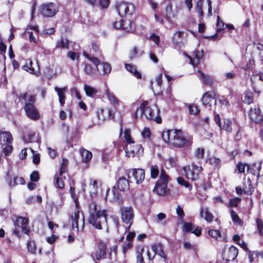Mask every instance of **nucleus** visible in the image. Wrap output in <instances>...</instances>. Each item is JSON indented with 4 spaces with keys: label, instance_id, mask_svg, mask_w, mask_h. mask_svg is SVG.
<instances>
[{
    "label": "nucleus",
    "instance_id": "1",
    "mask_svg": "<svg viewBox=\"0 0 263 263\" xmlns=\"http://www.w3.org/2000/svg\"><path fill=\"white\" fill-rule=\"evenodd\" d=\"M164 141L174 147L191 149L193 143L192 136L178 129H167L162 134Z\"/></svg>",
    "mask_w": 263,
    "mask_h": 263
},
{
    "label": "nucleus",
    "instance_id": "2",
    "mask_svg": "<svg viewBox=\"0 0 263 263\" xmlns=\"http://www.w3.org/2000/svg\"><path fill=\"white\" fill-rule=\"evenodd\" d=\"M88 214V223L96 230H102V225L107 222V211L100 209L96 202L92 201L89 204Z\"/></svg>",
    "mask_w": 263,
    "mask_h": 263
},
{
    "label": "nucleus",
    "instance_id": "3",
    "mask_svg": "<svg viewBox=\"0 0 263 263\" xmlns=\"http://www.w3.org/2000/svg\"><path fill=\"white\" fill-rule=\"evenodd\" d=\"M144 117L148 120H153L157 123H161L162 119L159 116V110L157 108L153 109L148 106V101H143L134 113V118L138 120Z\"/></svg>",
    "mask_w": 263,
    "mask_h": 263
},
{
    "label": "nucleus",
    "instance_id": "4",
    "mask_svg": "<svg viewBox=\"0 0 263 263\" xmlns=\"http://www.w3.org/2000/svg\"><path fill=\"white\" fill-rule=\"evenodd\" d=\"M27 97L28 93L25 92L21 93L19 96L18 99L20 101H25L24 109L27 117L33 121L38 120L41 118V115L39 110L34 105L36 102V96L35 95H29L28 99H27Z\"/></svg>",
    "mask_w": 263,
    "mask_h": 263
},
{
    "label": "nucleus",
    "instance_id": "5",
    "mask_svg": "<svg viewBox=\"0 0 263 263\" xmlns=\"http://www.w3.org/2000/svg\"><path fill=\"white\" fill-rule=\"evenodd\" d=\"M169 176L166 174L164 170H161L160 177L156 182L153 189V192L160 196H165L168 194L170 190L167 188Z\"/></svg>",
    "mask_w": 263,
    "mask_h": 263
},
{
    "label": "nucleus",
    "instance_id": "6",
    "mask_svg": "<svg viewBox=\"0 0 263 263\" xmlns=\"http://www.w3.org/2000/svg\"><path fill=\"white\" fill-rule=\"evenodd\" d=\"M83 55L86 59L93 64L101 75H107L110 72L111 67L109 63L101 62L98 58L96 56H90L85 51L83 52Z\"/></svg>",
    "mask_w": 263,
    "mask_h": 263
},
{
    "label": "nucleus",
    "instance_id": "7",
    "mask_svg": "<svg viewBox=\"0 0 263 263\" xmlns=\"http://www.w3.org/2000/svg\"><path fill=\"white\" fill-rule=\"evenodd\" d=\"M13 224L15 227V229L12 231V234L15 236L20 239L21 235L19 230L17 228L21 227L22 232L27 235H30V230L28 228L29 224V219L28 218L22 216H17L13 221Z\"/></svg>",
    "mask_w": 263,
    "mask_h": 263
},
{
    "label": "nucleus",
    "instance_id": "8",
    "mask_svg": "<svg viewBox=\"0 0 263 263\" xmlns=\"http://www.w3.org/2000/svg\"><path fill=\"white\" fill-rule=\"evenodd\" d=\"M107 244L105 241L99 239L96 243L94 251L91 254V257L95 263L99 262L106 258Z\"/></svg>",
    "mask_w": 263,
    "mask_h": 263
},
{
    "label": "nucleus",
    "instance_id": "9",
    "mask_svg": "<svg viewBox=\"0 0 263 263\" xmlns=\"http://www.w3.org/2000/svg\"><path fill=\"white\" fill-rule=\"evenodd\" d=\"M184 175L188 179L195 181L199 179L203 168L201 166H198L194 163H192L190 166H184L183 168Z\"/></svg>",
    "mask_w": 263,
    "mask_h": 263
},
{
    "label": "nucleus",
    "instance_id": "10",
    "mask_svg": "<svg viewBox=\"0 0 263 263\" xmlns=\"http://www.w3.org/2000/svg\"><path fill=\"white\" fill-rule=\"evenodd\" d=\"M115 6L119 15L122 17L132 16L136 11L135 5L131 3L121 2L117 3Z\"/></svg>",
    "mask_w": 263,
    "mask_h": 263
},
{
    "label": "nucleus",
    "instance_id": "11",
    "mask_svg": "<svg viewBox=\"0 0 263 263\" xmlns=\"http://www.w3.org/2000/svg\"><path fill=\"white\" fill-rule=\"evenodd\" d=\"M58 11V6L52 2L42 4L40 7V13L44 17H53L56 15Z\"/></svg>",
    "mask_w": 263,
    "mask_h": 263
},
{
    "label": "nucleus",
    "instance_id": "12",
    "mask_svg": "<svg viewBox=\"0 0 263 263\" xmlns=\"http://www.w3.org/2000/svg\"><path fill=\"white\" fill-rule=\"evenodd\" d=\"M125 174L129 179L134 178L137 184L141 183L145 178V171L142 168H130L125 171Z\"/></svg>",
    "mask_w": 263,
    "mask_h": 263
},
{
    "label": "nucleus",
    "instance_id": "13",
    "mask_svg": "<svg viewBox=\"0 0 263 263\" xmlns=\"http://www.w3.org/2000/svg\"><path fill=\"white\" fill-rule=\"evenodd\" d=\"M251 120L256 124H261L263 121V115L258 106L251 108L248 112Z\"/></svg>",
    "mask_w": 263,
    "mask_h": 263
},
{
    "label": "nucleus",
    "instance_id": "14",
    "mask_svg": "<svg viewBox=\"0 0 263 263\" xmlns=\"http://www.w3.org/2000/svg\"><path fill=\"white\" fill-rule=\"evenodd\" d=\"M120 212L121 219L124 223L133 222L134 214L133 209L132 207H121Z\"/></svg>",
    "mask_w": 263,
    "mask_h": 263
},
{
    "label": "nucleus",
    "instance_id": "15",
    "mask_svg": "<svg viewBox=\"0 0 263 263\" xmlns=\"http://www.w3.org/2000/svg\"><path fill=\"white\" fill-rule=\"evenodd\" d=\"M203 1L204 0H198L196 5L197 11L199 13V20L200 22L202 21L204 16V12L203 11ZM206 1L208 5V15L211 16L212 11V2L211 0H206Z\"/></svg>",
    "mask_w": 263,
    "mask_h": 263
},
{
    "label": "nucleus",
    "instance_id": "16",
    "mask_svg": "<svg viewBox=\"0 0 263 263\" xmlns=\"http://www.w3.org/2000/svg\"><path fill=\"white\" fill-rule=\"evenodd\" d=\"M183 230L185 233H191L199 237L201 235V228L196 226L191 222H184Z\"/></svg>",
    "mask_w": 263,
    "mask_h": 263
},
{
    "label": "nucleus",
    "instance_id": "17",
    "mask_svg": "<svg viewBox=\"0 0 263 263\" xmlns=\"http://www.w3.org/2000/svg\"><path fill=\"white\" fill-rule=\"evenodd\" d=\"M238 249L234 246H231L229 248L222 252V256L223 260L229 261L235 259L238 255Z\"/></svg>",
    "mask_w": 263,
    "mask_h": 263
},
{
    "label": "nucleus",
    "instance_id": "18",
    "mask_svg": "<svg viewBox=\"0 0 263 263\" xmlns=\"http://www.w3.org/2000/svg\"><path fill=\"white\" fill-rule=\"evenodd\" d=\"M124 149L128 157H134L135 155H138L140 149H143V148L141 144H136L134 142V144L125 145Z\"/></svg>",
    "mask_w": 263,
    "mask_h": 263
},
{
    "label": "nucleus",
    "instance_id": "19",
    "mask_svg": "<svg viewBox=\"0 0 263 263\" xmlns=\"http://www.w3.org/2000/svg\"><path fill=\"white\" fill-rule=\"evenodd\" d=\"M216 96L217 94L214 90L205 92L201 99L202 104L204 106H211L212 100L214 99L216 101Z\"/></svg>",
    "mask_w": 263,
    "mask_h": 263
},
{
    "label": "nucleus",
    "instance_id": "20",
    "mask_svg": "<svg viewBox=\"0 0 263 263\" xmlns=\"http://www.w3.org/2000/svg\"><path fill=\"white\" fill-rule=\"evenodd\" d=\"M151 248L155 254L158 255L163 259L164 263H167V257L164 251V247L162 244L161 243H155L152 245Z\"/></svg>",
    "mask_w": 263,
    "mask_h": 263
},
{
    "label": "nucleus",
    "instance_id": "21",
    "mask_svg": "<svg viewBox=\"0 0 263 263\" xmlns=\"http://www.w3.org/2000/svg\"><path fill=\"white\" fill-rule=\"evenodd\" d=\"M122 30L127 33H134L136 31V24L133 20L125 19L123 20Z\"/></svg>",
    "mask_w": 263,
    "mask_h": 263
},
{
    "label": "nucleus",
    "instance_id": "22",
    "mask_svg": "<svg viewBox=\"0 0 263 263\" xmlns=\"http://www.w3.org/2000/svg\"><path fill=\"white\" fill-rule=\"evenodd\" d=\"M89 52V53H87L90 56L96 55V57H99V58H103V53L100 48V45L96 42H91Z\"/></svg>",
    "mask_w": 263,
    "mask_h": 263
},
{
    "label": "nucleus",
    "instance_id": "23",
    "mask_svg": "<svg viewBox=\"0 0 263 263\" xmlns=\"http://www.w3.org/2000/svg\"><path fill=\"white\" fill-rule=\"evenodd\" d=\"M194 58H193L190 55H187V58L190 59L191 63L194 66H197L200 63L201 59L203 57V51L195 50L193 52Z\"/></svg>",
    "mask_w": 263,
    "mask_h": 263
},
{
    "label": "nucleus",
    "instance_id": "24",
    "mask_svg": "<svg viewBox=\"0 0 263 263\" xmlns=\"http://www.w3.org/2000/svg\"><path fill=\"white\" fill-rule=\"evenodd\" d=\"M129 182L132 180L128 178L126 179L124 177H121L117 181L118 189L121 191H127L129 189Z\"/></svg>",
    "mask_w": 263,
    "mask_h": 263
},
{
    "label": "nucleus",
    "instance_id": "25",
    "mask_svg": "<svg viewBox=\"0 0 263 263\" xmlns=\"http://www.w3.org/2000/svg\"><path fill=\"white\" fill-rule=\"evenodd\" d=\"M199 215L201 218H203L209 223L212 222L214 219L213 214L209 211L208 208H201Z\"/></svg>",
    "mask_w": 263,
    "mask_h": 263
},
{
    "label": "nucleus",
    "instance_id": "26",
    "mask_svg": "<svg viewBox=\"0 0 263 263\" xmlns=\"http://www.w3.org/2000/svg\"><path fill=\"white\" fill-rule=\"evenodd\" d=\"M54 90L58 93L59 102L61 106H64L66 100V96L65 93L68 90L67 87H64L63 88L55 87Z\"/></svg>",
    "mask_w": 263,
    "mask_h": 263
},
{
    "label": "nucleus",
    "instance_id": "27",
    "mask_svg": "<svg viewBox=\"0 0 263 263\" xmlns=\"http://www.w3.org/2000/svg\"><path fill=\"white\" fill-rule=\"evenodd\" d=\"M125 68L138 79H142L141 73L137 69V67L133 64L125 63Z\"/></svg>",
    "mask_w": 263,
    "mask_h": 263
},
{
    "label": "nucleus",
    "instance_id": "28",
    "mask_svg": "<svg viewBox=\"0 0 263 263\" xmlns=\"http://www.w3.org/2000/svg\"><path fill=\"white\" fill-rule=\"evenodd\" d=\"M198 72L200 74V80L204 84L210 86H212L213 85V81L210 76L205 74L200 70H198Z\"/></svg>",
    "mask_w": 263,
    "mask_h": 263
},
{
    "label": "nucleus",
    "instance_id": "29",
    "mask_svg": "<svg viewBox=\"0 0 263 263\" xmlns=\"http://www.w3.org/2000/svg\"><path fill=\"white\" fill-rule=\"evenodd\" d=\"M136 250V263H145L143 256L144 248L142 246H137Z\"/></svg>",
    "mask_w": 263,
    "mask_h": 263
},
{
    "label": "nucleus",
    "instance_id": "30",
    "mask_svg": "<svg viewBox=\"0 0 263 263\" xmlns=\"http://www.w3.org/2000/svg\"><path fill=\"white\" fill-rule=\"evenodd\" d=\"M80 154L82 158V161L85 163L89 162L92 157L91 152L84 148L80 149Z\"/></svg>",
    "mask_w": 263,
    "mask_h": 263
},
{
    "label": "nucleus",
    "instance_id": "31",
    "mask_svg": "<svg viewBox=\"0 0 263 263\" xmlns=\"http://www.w3.org/2000/svg\"><path fill=\"white\" fill-rule=\"evenodd\" d=\"M57 49L69 48V41L66 38L61 37L57 41L55 45Z\"/></svg>",
    "mask_w": 263,
    "mask_h": 263
},
{
    "label": "nucleus",
    "instance_id": "32",
    "mask_svg": "<svg viewBox=\"0 0 263 263\" xmlns=\"http://www.w3.org/2000/svg\"><path fill=\"white\" fill-rule=\"evenodd\" d=\"M32 62L30 59L26 61L25 64L22 66V68L31 74H35V71L32 66Z\"/></svg>",
    "mask_w": 263,
    "mask_h": 263
},
{
    "label": "nucleus",
    "instance_id": "33",
    "mask_svg": "<svg viewBox=\"0 0 263 263\" xmlns=\"http://www.w3.org/2000/svg\"><path fill=\"white\" fill-rule=\"evenodd\" d=\"M69 164L68 160L65 158H63L62 160V162L60 165V168L59 170V175L62 176L63 174L67 173L68 171V165Z\"/></svg>",
    "mask_w": 263,
    "mask_h": 263
},
{
    "label": "nucleus",
    "instance_id": "34",
    "mask_svg": "<svg viewBox=\"0 0 263 263\" xmlns=\"http://www.w3.org/2000/svg\"><path fill=\"white\" fill-rule=\"evenodd\" d=\"M172 16H174L173 13V6L171 3H169L165 8L164 17L168 22H171Z\"/></svg>",
    "mask_w": 263,
    "mask_h": 263
},
{
    "label": "nucleus",
    "instance_id": "35",
    "mask_svg": "<svg viewBox=\"0 0 263 263\" xmlns=\"http://www.w3.org/2000/svg\"><path fill=\"white\" fill-rule=\"evenodd\" d=\"M232 122L230 119H224L223 120V125L221 129L228 132L231 133L232 132Z\"/></svg>",
    "mask_w": 263,
    "mask_h": 263
},
{
    "label": "nucleus",
    "instance_id": "36",
    "mask_svg": "<svg viewBox=\"0 0 263 263\" xmlns=\"http://www.w3.org/2000/svg\"><path fill=\"white\" fill-rule=\"evenodd\" d=\"M143 53V51L138 49L136 47H134L130 51L129 58L133 60L140 57Z\"/></svg>",
    "mask_w": 263,
    "mask_h": 263
},
{
    "label": "nucleus",
    "instance_id": "37",
    "mask_svg": "<svg viewBox=\"0 0 263 263\" xmlns=\"http://www.w3.org/2000/svg\"><path fill=\"white\" fill-rule=\"evenodd\" d=\"M130 128H126L124 132V137L127 145L134 144V141L130 135Z\"/></svg>",
    "mask_w": 263,
    "mask_h": 263
},
{
    "label": "nucleus",
    "instance_id": "38",
    "mask_svg": "<svg viewBox=\"0 0 263 263\" xmlns=\"http://www.w3.org/2000/svg\"><path fill=\"white\" fill-rule=\"evenodd\" d=\"M247 182L248 186L247 187L246 185L243 186V187H245V194L251 196L253 194L254 191V188L253 187L252 181L250 178H247Z\"/></svg>",
    "mask_w": 263,
    "mask_h": 263
},
{
    "label": "nucleus",
    "instance_id": "39",
    "mask_svg": "<svg viewBox=\"0 0 263 263\" xmlns=\"http://www.w3.org/2000/svg\"><path fill=\"white\" fill-rule=\"evenodd\" d=\"M9 185L11 186H15L17 184H24L25 183V179L22 177H14L12 180L10 181Z\"/></svg>",
    "mask_w": 263,
    "mask_h": 263
},
{
    "label": "nucleus",
    "instance_id": "40",
    "mask_svg": "<svg viewBox=\"0 0 263 263\" xmlns=\"http://www.w3.org/2000/svg\"><path fill=\"white\" fill-rule=\"evenodd\" d=\"M80 218L79 211L77 210L74 213L73 215H72L71 218L72 219V226L73 228H76L77 231H79V228L78 226V220Z\"/></svg>",
    "mask_w": 263,
    "mask_h": 263
},
{
    "label": "nucleus",
    "instance_id": "41",
    "mask_svg": "<svg viewBox=\"0 0 263 263\" xmlns=\"http://www.w3.org/2000/svg\"><path fill=\"white\" fill-rule=\"evenodd\" d=\"M84 89L86 95L88 97H93L97 93V90L87 84L84 85Z\"/></svg>",
    "mask_w": 263,
    "mask_h": 263
},
{
    "label": "nucleus",
    "instance_id": "42",
    "mask_svg": "<svg viewBox=\"0 0 263 263\" xmlns=\"http://www.w3.org/2000/svg\"><path fill=\"white\" fill-rule=\"evenodd\" d=\"M253 101V93L251 91H246L244 94L243 102L247 104H251Z\"/></svg>",
    "mask_w": 263,
    "mask_h": 263
},
{
    "label": "nucleus",
    "instance_id": "43",
    "mask_svg": "<svg viewBox=\"0 0 263 263\" xmlns=\"http://www.w3.org/2000/svg\"><path fill=\"white\" fill-rule=\"evenodd\" d=\"M206 162L214 167H218L221 163V160L216 157L212 156L207 158Z\"/></svg>",
    "mask_w": 263,
    "mask_h": 263
},
{
    "label": "nucleus",
    "instance_id": "44",
    "mask_svg": "<svg viewBox=\"0 0 263 263\" xmlns=\"http://www.w3.org/2000/svg\"><path fill=\"white\" fill-rule=\"evenodd\" d=\"M230 215L234 223L241 226L243 224L242 220L233 209L230 211Z\"/></svg>",
    "mask_w": 263,
    "mask_h": 263
},
{
    "label": "nucleus",
    "instance_id": "45",
    "mask_svg": "<svg viewBox=\"0 0 263 263\" xmlns=\"http://www.w3.org/2000/svg\"><path fill=\"white\" fill-rule=\"evenodd\" d=\"M27 248L29 252L35 254L36 251V246L34 240H29L27 243Z\"/></svg>",
    "mask_w": 263,
    "mask_h": 263
},
{
    "label": "nucleus",
    "instance_id": "46",
    "mask_svg": "<svg viewBox=\"0 0 263 263\" xmlns=\"http://www.w3.org/2000/svg\"><path fill=\"white\" fill-rule=\"evenodd\" d=\"M62 176H60L59 174L57 176H54V179L55 180V185L59 189H63L65 187V183L62 178Z\"/></svg>",
    "mask_w": 263,
    "mask_h": 263
},
{
    "label": "nucleus",
    "instance_id": "47",
    "mask_svg": "<svg viewBox=\"0 0 263 263\" xmlns=\"http://www.w3.org/2000/svg\"><path fill=\"white\" fill-rule=\"evenodd\" d=\"M105 94L110 102L112 103L117 105L119 103L118 99L115 96V95L111 93L109 89H106L105 91Z\"/></svg>",
    "mask_w": 263,
    "mask_h": 263
},
{
    "label": "nucleus",
    "instance_id": "48",
    "mask_svg": "<svg viewBox=\"0 0 263 263\" xmlns=\"http://www.w3.org/2000/svg\"><path fill=\"white\" fill-rule=\"evenodd\" d=\"M177 181L180 185L185 186L186 188H187L190 191L192 190L193 187L192 185L190 184L189 182L185 181L183 177H178L177 179Z\"/></svg>",
    "mask_w": 263,
    "mask_h": 263
},
{
    "label": "nucleus",
    "instance_id": "49",
    "mask_svg": "<svg viewBox=\"0 0 263 263\" xmlns=\"http://www.w3.org/2000/svg\"><path fill=\"white\" fill-rule=\"evenodd\" d=\"M183 248L187 250H193L195 254H197V247L196 245H192L188 241H184L183 243Z\"/></svg>",
    "mask_w": 263,
    "mask_h": 263
},
{
    "label": "nucleus",
    "instance_id": "50",
    "mask_svg": "<svg viewBox=\"0 0 263 263\" xmlns=\"http://www.w3.org/2000/svg\"><path fill=\"white\" fill-rule=\"evenodd\" d=\"M208 233L211 237L217 239L218 238L221 236V232L218 230L209 229L208 231Z\"/></svg>",
    "mask_w": 263,
    "mask_h": 263
},
{
    "label": "nucleus",
    "instance_id": "51",
    "mask_svg": "<svg viewBox=\"0 0 263 263\" xmlns=\"http://www.w3.org/2000/svg\"><path fill=\"white\" fill-rule=\"evenodd\" d=\"M141 135L144 139H147L148 141H151L152 133L149 128L145 127L142 132Z\"/></svg>",
    "mask_w": 263,
    "mask_h": 263
},
{
    "label": "nucleus",
    "instance_id": "52",
    "mask_svg": "<svg viewBox=\"0 0 263 263\" xmlns=\"http://www.w3.org/2000/svg\"><path fill=\"white\" fill-rule=\"evenodd\" d=\"M256 223L257 230L259 235L261 237H263V222L262 220L259 218H256Z\"/></svg>",
    "mask_w": 263,
    "mask_h": 263
},
{
    "label": "nucleus",
    "instance_id": "53",
    "mask_svg": "<svg viewBox=\"0 0 263 263\" xmlns=\"http://www.w3.org/2000/svg\"><path fill=\"white\" fill-rule=\"evenodd\" d=\"M189 112L190 114L197 115L200 112V109L198 106L195 104H190L188 105Z\"/></svg>",
    "mask_w": 263,
    "mask_h": 263
},
{
    "label": "nucleus",
    "instance_id": "54",
    "mask_svg": "<svg viewBox=\"0 0 263 263\" xmlns=\"http://www.w3.org/2000/svg\"><path fill=\"white\" fill-rule=\"evenodd\" d=\"M0 134L3 135V138L7 143H11L13 140V137L11 134L9 132H0Z\"/></svg>",
    "mask_w": 263,
    "mask_h": 263
},
{
    "label": "nucleus",
    "instance_id": "55",
    "mask_svg": "<svg viewBox=\"0 0 263 263\" xmlns=\"http://www.w3.org/2000/svg\"><path fill=\"white\" fill-rule=\"evenodd\" d=\"M241 199L240 197H234V198L230 199L228 204L229 207L238 206L239 203L241 201Z\"/></svg>",
    "mask_w": 263,
    "mask_h": 263
},
{
    "label": "nucleus",
    "instance_id": "56",
    "mask_svg": "<svg viewBox=\"0 0 263 263\" xmlns=\"http://www.w3.org/2000/svg\"><path fill=\"white\" fill-rule=\"evenodd\" d=\"M159 170L157 165H152L151 167V177L153 179L156 178L159 174Z\"/></svg>",
    "mask_w": 263,
    "mask_h": 263
},
{
    "label": "nucleus",
    "instance_id": "57",
    "mask_svg": "<svg viewBox=\"0 0 263 263\" xmlns=\"http://www.w3.org/2000/svg\"><path fill=\"white\" fill-rule=\"evenodd\" d=\"M260 166H256L255 165H253L252 167H249V169H248V170H249L250 172L254 176H256L257 177H259L260 175Z\"/></svg>",
    "mask_w": 263,
    "mask_h": 263
},
{
    "label": "nucleus",
    "instance_id": "58",
    "mask_svg": "<svg viewBox=\"0 0 263 263\" xmlns=\"http://www.w3.org/2000/svg\"><path fill=\"white\" fill-rule=\"evenodd\" d=\"M195 157L198 159H203L204 156V149L203 148H197L194 153Z\"/></svg>",
    "mask_w": 263,
    "mask_h": 263
},
{
    "label": "nucleus",
    "instance_id": "59",
    "mask_svg": "<svg viewBox=\"0 0 263 263\" xmlns=\"http://www.w3.org/2000/svg\"><path fill=\"white\" fill-rule=\"evenodd\" d=\"M218 100L221 105L225 106H228L230 105L229 102L227 98L224 96H220L217 94L216 100Z\"/></svg>",
    "mask_w": 263,
    "mask_h": 263
},
{
    "label": "nucleus",
    "instance_id": "60",
    "mask_svg": "<svg viewBox=\"0 0 263 263\" xmlns=\"http://www.w3.org/2000/svg\"><path fill=\"white\" fill-rule=\"evenodd\" d=\"M84 71L87 75H92L94 73V69L90 64H85L84 67Z\"/></svg>",
    "mask_w": 263,
    "mask_h": 263
},
{
    "label": "nucleus",
    "instance_id": "61",
    "mask_svg": "<svg viewBox=\"0 0 263 263\" xmlns=\"http://www.w3.org/2000/svg\"><path fill=\"white\" fill-rule=\"evenodd\" d=\"M216 25L218 28L217 30V32H219L221 31H222L224 30L225 24H224V22L221 20L220 16L218 15L217 17Z\"/></svg>",
    "mask_w": 263,
    "mask_h": 263
},
{
    "label": "nucleus",
    "instance_id": "62",
    "mask_svg": "<svg viewBox=\"0 0 263 263\" xmlns=\"http://www.w3.org/2000/svg\"><path fill=\"white\" fill-rule=\"evenodd\" d=\"M248 166V170L249 169L250 165L248 164L242 163V162H238L236 165V168L238 172L240 174L245 173L246 166Z\"/></svg>",
    "mask_w": 263,
    "mask_h": 263
},
{
    "label": "nucleus",
    "instance_id": "63",
    "mask_svg": "<svg viewBox=\"0 0 263 263\" xmlns=\"http://www.w3.org/2000/svg\"><path fill=\"white\" fill-rule=\"evenodd\" d=\"M118 190H117L115 186L112 187L111 193L112 194L113 197L112 200H118L120 199L121 195Z\"/></svg>",
    "mask_w": 263,
    "mask_h": 263
},
{
    "label": "nucleus",
    "instance_id": "64",
    "mask_svg": "<svg viewBox=\"0 0 263 263\" xmlns=\"http://www.w3.org/2000/svg\"><path fill=\"white\" fill-rule=\"evenodd\" d=\"M67 57L72 61L75 60H79L80 58V54L79 53L73 51H68L67 53Z\"/></svg>",
    "mask_w": 263,
    "mask_h": 263
}]
</instances>
